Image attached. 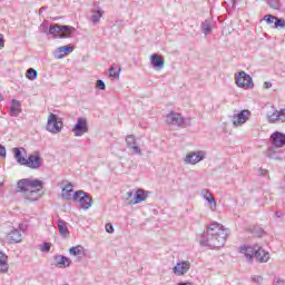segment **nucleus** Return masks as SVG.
Masks as SVG:
<instances>
[{
	"mask_svg": "<svg viewBox=\"0 0 285 285\" xmlns=\"http://www.w3.org/2000/svg\"><path fill=\"white\" fill-rule=\"evenodd\" d=\"M228 230L224 229V225L219 223H212L207 230L200 236V245L209 248H222L226 244Z\"/></svg>",
	"mask_w": 285,
	"mask_h": 285,
	"instance_id": "f257e3e1",
	"label": "nucleus"
},
{
	"mask_svg": "<svg viewBox=\"0 0 285 285\" xmlns=\"http://www.w3.org/2000/svg\"><path fill=\"white\" fill-rule=\"evenodd\" d=\"M41 190H43V183L39 179L24 178L17 183V193H21L28 202L39 200Z\"/></svg>",
	"mask_w": 285,
	"mask_h": 285,
	"instance_id": "f03ea898",
	"label": "nucleus"
},
{
	"mask_svg": "<svg viewBox=\"0 0 285 285\" xmlns=\"http://www.w3.org/2000/svg\"><path fill=\"white\" fill-rule=\"evenodd\" d=\"M239 253L246 257L247 262H253V257H255L261 264H266L271 259V254L257 245L254 247L240 246Z\"/></svg>",
	"mask_w": 285,
	"mask_h": 285,
	"instance_id": "7ed1b4c3",
	"label": "nucleus"
},
{
	"mask_svg": "<svg viewBox=\"0 0 285 285\" xmlns=\"http://www.w3.org/2000/svg\"><path fill=\"white\" fill-rule=\"evenodd\" d=\"M23 153H26L24 148H13V157L20 166H27V168H41V157L39 155H30L28 158L23 157Z\"/></svg>",
	"mask_w": 285,
	"mask_h": 285,
	"instance_id": "20e7f679",
	"label": "nucleus"
},
{
	"mask_svg": "<svg viewBox=\"0 0 285 285\" xmlns=\"http://www.w3.org/2000/svg\"><path fill=\"white\" fill-rule=\"evenodd\" d=\"M75 30L76 29L70 26L51 24L49 27L48 35H52L53 37H59V39H67V37H70V35H72Z\"/></svg>",
	"mask_w": 285,
	"mask_h": 285,
	"instance_id": "39448f33",
	"label": "nucleus"
},
{
	"mask_svg": "<svg viewBox=\"0 0 285 285\" xmlns=\"http://www.w3.org/2000/svg\"><path fill=\"white\" fill-rule=\"evenodd\" d=\"M235 81L238 88H244V90H248V88H253V78L245 71H240L236 73Z\"/></svg>",
	"mask_w": 285,
	"mask_h": 285,
	"instance_id": "423d86ee",
	"label": "nucleus"
},
{
	"mask_svg": "<svg viewBox=\"0 0 285 285\" xmlns=\"http://www.w3.org/2000/svg\"><path fill=\"white\" fill-rule=\"evenodd\" d=\"M61 128H63V122L59 121L57 115L50 114L47 121V130L52 132V135H57L61 132Z\"/></svg>",
	"mask_w": 285,
	"mask_h": 285,
	"instance_id": "0eeeda50",
	"label": "nucleus"
},
{
	"mask_svg": "<svg viewBox=\"0 0 285 285\" xmlns=\"http://www.w3.org/2000/svg\"><path fill=\"white\" fill-rule=\"evenodd\" d=\"M204 159H206V151L197 150L188 153L184 158V163L189 164L190 166H195L199 164V161H204Z\"/></svg>",
	"mask_w": 285,
	"mask_h": 285,
	"instance_id": "6e6552de",
	"label": "nucleus"
},
{
	"mask_svg": "<svg viewBox=\"0 0 285 285\" xmlns=\"http://www.w3.org/2000/svg\"><path fill=\"white\" fill-rule=\"evenodd\" d=\"M166 122L169 126H177L178 128L186 127V119L183 118L181 114L171 111L166 116Z\"/></svg>",
	"mask_w": 285,
	"mask_h": 285,
	"instance_id": "1a4fd4ad",
	"label": "nucleus"
},
{
	"mask_svg": "<svg viewBox=\"0 0 285 285\" xmlns=\"http://www.w3.org/2000/svg\"><path fill=\"white\" fill-rule=\"evenodd\" d=\"M249 118L250 111L245 109L232 117V124L234 128H239V126H244Z\"/></svg>",
	"mask_w": 285,
	"mask_h": 285,
	"instance_id": "9d476101",
	"label": "nucleus"
},
{
	"mask_svg": "<svg viewBox=\"0 0 285 285\" xmlns=\"http://www.w3.org/2000/svg\"><path fill=\"white\" fill-rule=\"evenodd\" d=\"M75 137H83L88 132V120L86 118H78L75 127L71 130Z\"/></svg>",
	"mask_w": 285,
	"mask_h": 285,
	"instance_id": "9b49d317",
	"label": "nucleus"
},
{
	"mask_svg": "<svg viewBox=\"0 0 285 285\" xmlns=\"http://www.w3.org/2000/svg\"><path fill=\"white\" fill-rule=\"evenodd\" d=\"M269 141L272 144V148H284L285 146V134L279 131H275L272 134Z\"/></svg>",
	"mask_w": 285,
	"mask_h": 285,
	"instance_id": "f8f14e48",
	"label": "nucleus"
},
{
	"mask_svg": "<svg viewBox=\"0 0 285 285\" xmlns=\"http://www.w3.org/2000/svg\"><path fill=\"white\" fill-rule=\"evenodd\" d=\"M200 195L203 196V199H205V202H207L209 205L210 210L215 213V210H217V200H215L213 194L208 189H203Z\"/></svg>",
	"mask_w": 285,
	"mask_h": 285,
	"instance_id": "ddd939ff",
	"label": "nucleus"
},
{
	"mask_svg": "<svg viewBox=\"0 0 285 285\" xmlns=\"http://www.w3.org/2000/svg\"><path fill=\"white\" fill-rule=\"evenodd\" d=\"M175 275L181 276L186 275L188 271H190V263L188 261H183L177 263L176 266L173 268Z\"/></svg>",
	"mask_w": 285,
	"mask_h": 285,
	"instance_id": "4468645a",
	"label": "nucleus"
},
{
	"mask_svg": "<svg viewBox=\"0 0 285 285\" xmlns=\"http://www.w3.org/2000/svg\"><path fill=\"white\" fill-rule=\"evenodd\" d=\"M268 122L275 124V121H281L282 124L285 122V109L275 110L273 114H268Z\"/></svg>",
	"mask_w": 285,
	"mask_h": 285,
	"instance_id": "2eb2a0df",
	"label": "nucleus"
},
{
	"mask_svg": "<svg viewBox=\"0 0 285 285\" xmlns=\"http://www.w3.org/2000/svg\"><path fill=\"white\" fill-rule=\"evenodd\" d=\"M53 265L57 268H68L70 266V258L63 255L53 256Z\"/></svg>",
	"mask_w": 285,
	"mask_h": 285,
	"instance_id": "dca6fc26",
	"label": "nucleus"
},
{
	"mask_svg": "<svg viewBox=\"0 0 285 285\" xmlns=\"http://www.w3.org/2000/svg\"><path fill=\"white\" fill-rule=\"evenodd\" d=\"M150 63L155 70H164V56L154 53L150 56Z\"/></svg>",
	"mask_w": 285,
	"mask_h": 285,
	"instance_id": "f3484780",
	"label": "nucleus"
},
{
	"mask_svg": "<svg viewBox=\"0 0 285 285\" xmlns=\"http://www.w3.org/2000/svg\"><path fill=\"white\" fill-rule=\"evenodd\" d=\"M9 110L10 117H19L21 115V101L12 99Z\"/></svg>",
	"mask_w": 285,
	"mask_h": 285,
	"instance_id": "a211bd4d",
	"label": "nucleus"
},
{
	"mask_svg": "<svg viewBox=\"0 0 285 285\" xmlns=\"http://www.w3.org/2000/svg\"><path fill=\"white\" fill-rule=\"evenodd\" d=\"M141 202H146V194H145L144 189H138L134 194V198H131V200H129V204L131 206H137V204H141Z\"/></svg>",
	"mask_w": 285,
	"mask_h": 285,
	"instance_id": "6ab92c4d",
	"label": "nucleus"
},
{
	"mask_svg": "<svg viewBox=\"0 0 285 285\" xmlns=\"http://www.w3.org/2000/svg\"><path fill=\"white\" fill-rule=\"evenodd\" d=\"M7 239L10 244H19V242H21V232H19V229H12L7 235Z\"/></svg>",
	"mask_w": 285,
	"mask_h": 285,
	"instance_id": "aec40b11",
	"label": "nucleus"
},
{
	"mask_svg": "<svg viewBox=\"0 0 285 285\" xmlns=\"http://www.w3.org/2000/svg\"><path fill=\"white\" fill-rule=\"evenodd\" d=\"M58 232H59V235H61V237H63L65 239H66V237H68V235H70V230H68L66 220H63V219L58 220Z\"/></svg>",
	"mask_w": 285,
	"mask_h": 285,
	"instance_id": "412c9836",
	"label": "nucleus"
},
{
	"mask_svg": "<svg viewBox=\"0 0 285 285\" xmlns=\"http://www.w3.org/2000/svg\"><path fill=\"white\" fill-rule=\"evenodd\" d=\"M69 254L73 257H83V255H86V249L81 245L73 246L69 249Z\"/></svg>",
	"mask_w": 285,
	"mask_h": 285,
	"instance_id": "4be33fe9",
	"label": "nucleus"
},
{
	"mask_svg": "<svg viewBox=\"0 0 285 285\" xmlns=\"http://www.w3.org/2000/svg\"><path fill=\"white\" fill-rule=\"evenodd\" d=\"M8 255L0 252V273H8Z\"/></svg>",
	"mask_w": 285,
	"mask_h": 285,
	"instance_id": "5701e85b",
	"label": "nucleus"
},
{
	"mask_svg": "<svg viewBox=\"0 0 285 285\" xmlns=\"http://www.w3.org/2000/svg\"><path fill=\"white\" fill-rule=\"evenodd\" d=\"M91 12L90 21L94 24L99 23V21H101V17H104V10H92Z\"/></svg>",
	"mask_w": 285,
	"mask_h": 285,
	"instance_id": "b1692460",
	"label": "nucleus"
},
{
	"mask_svg": "<svg viewBox=\"0 0 285 285\" xmlns=\"http://www.w3.org/2000/svg\"><path fill=\"white\" fill-rule=\"evenodd\" d=\"M92 206V197L90 195H86L85 198L82 199V203H80V208L83 210H88Z\"/></svg>",
	"mask_w": 285,
	"mask_h": 285,
	"instance_id": "393cba45",
	"label": "nucleus"
},
{
	"mask_svg": "<svg viewBox=\"0 0 285 285\" xmlns=\"http://www.w3.org/2000/svg\"><path fill=\"white\" fill-rule=\"evenodd\" d=\"M202 30L205 37H208V35H210V30H213V24L210 23V20H205L202 23Z\"/></svg>",
	"mask_w": 285,
	"mask_h": 285,
	"instance_id": "a878e982",
	"label": "nucleus"
},
{
	"mask_svg": "<svg viewBox=\"0 0 285 285\" xmlns=\"http://www.w3.org/2000/svg\"><path fill=\"white\" fill-rule=\"evenodd\" d=\"M86 193L85 191H81V190H78L73 194V202H77L79 204V206L81 205V203L83 202V199L86 198Z\"/></svg>",
	"mask_w": 285,
	"mask_h": 285,
	"instance_id": "bb28decb",
	"label": "nucleus"
},
{
	"mask_svg": "<svg viewBox=\"0 0 285 285\" xmlns=\"http://www.w3.org/2000/svg\"><path fill=\"white\" fill-rule=\"evenodd\" d=\"M266 3L272 10H279V8H282V2H279V0H266Z\"/></svg>",
	"mask_w": 285,
	"mask_h": 285,
	"instance_id": "cd10ccee",
	"label": "nucleus"
},
{
	"mask_svg": "<svg viewBox=\"0 0 285 285\" xmlns=\"http://www.w3.org/2000/svg\"><path fill=\"white\" fill-rule=\"evenodd\" d=\"M38 76H39V72H37L36 69L29 68L27 70V79H29L30 81H35V79H37Z\"/></svg>",
	"mask_w": 285,
	"mask_h": 285,
	"instance_id": "c85d7f7f",
	"label": "nucleus"
},
{
	"mask_svg": "<svg viewBox=\"0 0 285 285\" xmlns=\"http://www.w3.org/2000/svg\"><path fill=\"white\" fill-rule=\"evenodd\" d=\"M58 52H60V58L66 57L67 53L72 52V47L70 46H63L58 48Z\"/></svg>",
	"mask_w": 285,
	"mask_h": 285,
	"instance_id": "c756f323",
	"label": "nucleus"
},
{
	"mask_svg": "<svg viewBox=\"0 0 285 285\" xmlns=\"http://www.w3.org/2000/svg\"><path fill=\"white\" fill-rule=\"evenodd\" d=\"M267 157H269V159H275V160L282 159V157H279V154L275 153L274 147H269V149L267 151Z\"/></svg>",
	"mask_w": 285,
	"mask_h": 285,
	"instance_id": "7c9ffc66",
	"label": "nucleus"
},
{
	"mask_svg": "<svg viewBox=\"0 0 285 285\" xmlns=\"http://www.w3.org/2000/svg\"><path fill=\"white\" fill-rule=\"evenodd\" d=\"M274 28H282V29H285V19L284 18H277L275 19V22H274Z\"/></svg>",
	"mask_w": 285,
	"mask_h": 285,
	"instance_id": "2f4dec72",
	"label": "nucleus"
},
{
	"mask_svg": "<svg viewBox=\"0 0 285 285\" xmlns=\"http://www.w3.org/2000/svg\"><path fill=\"white\" fill-rule=\"evenodd\" d=\"M263 19L266 21L267 26H272V23L275 24V19H277V17L273 14H265Z\"/></svg>",
	"mask_w": 285,
	"mask_h": 285,
	"instance_id": "473e14b6",
	"label": "nucleus"
},
{
	"mask_svg": "<svg viewBox=\"0 0 285 285\" xmlns=\"http://www.w3.org/2000/svg\"><path fill=\"white\" fill-rule=\"evenodd\" d=\"M61 188L62 190H67V193H72V184L68 183L67 180L62 181Z\"/></svg>",
	"mask_w": 285,
	"mask_h": 285,
	"instance_id": "72a5a7b5",
	"label": "nucleus"
},
{
	"mask_svg": "<svg viewBox=\"0 0 285 285\" xmlns=\"http://www.w3.org/2000/svg\"><path fill=\"white\" fill-rule=\"evenodd\" d=\"M109 77H112L114 79H119V71L117 70V68L111 67L109 69Z\"/></svg>",
	"mask_w": 285,
	"mask_h": 285,
	"instance_id": "f704fd0d",
	"label": "nucleus"
},
{
	"mask_svg": "<svg viewBox=\"0 0 285 285\" xmlns=\"http://www.w3.org/2000/svg\"><path fill=\"white\" fill-rule=\"evenodd\" d=\"M61 197H62V199L70 200V199H72V191L62 189Z\"/></svg>",
	"mask_w": 285,
	"mask_h": 285,
	"instance_id": "c9c22d12",
	"label": "nucleus"
},
{
	"mask_svg": "<svg viewBox=\"0 0 285 285\" xmlns=\"http://www.w3.org/2000/svg\"><path fill=\"white\" fill-rule=\"evenodd\" d=\"M96 88H98V90H106V82H104V80H97Z\"/></svg>",
	"mask_w": 285,
	"mask_h": 285,
	"instance_id": "e433bc0d",
	"label": "nucleus"
},
{
	"mask_svg": "<svg viewBox=\"0 0 285 285\" xmlns=\"http://www.w3.org/2000/svg\"><path fill=\"white\" fill-rule=\"evenodd\" d=\"M136 141H137V138H135V136L132 135H129L126 137L127 146H130V144H136Z\"/></svg>",
	"mask_w": 285,
	"mask_h": 285,
	"instance_id": "4c0bfd02",
	"label": "nucleus"
},
{
	"mask_svg": "<svg viewBox=\"0 0 285 285\" xmlns=\"http://www.w3.org/2000/svg\"><path fill=\"white\" fill-rule=\"evenodd\" d=\"M50 243H43L42 246L40 247V250L42 253H48L50 250Z\"/></svg>",
	"mask_w": 285,
	"mask_h": 285,
	"instance_id": "58836bf2",
	"label": "nucleus"
},
{
	"mask_svg": "<svg viewBox=\"0 0 285 285\" xmlns=\"http://www.w3.org/2000/svg\"><path fill=\"white\" fill-rule=\"evenodd\" d=\"M105 228H106V232L107 233H115V227H112V224H110V223H107L106 225H105Z\"/></svg>",
	"mask_w": 285,
	"mask_h": 285,
	"instance_id": "ea45409f",
	"label": "nucleus"
},
{
	"mask_svg": "<svg viewBox=\"0 0 285 285\" xmlns=\"http://www.w3.org/2000/svg\"><path fill=\"white\" fill-rule=\"evenodd\" d=\"M262 276H253L252 281L254 282V284L261 285L262 284Z\"/></svg>",
	"mask_w": 285,
	"mask_h": 285,
	"instance_id": "a19ab883",
	"label": "nucleus"
},
{
	"mask_svg": "<svg viewBox=\"0 0 285 285\" xmlns=\"http://www.w3.org/2000/svg\"><path fill=\"white\" fill-rule=\"evenodd\" d=\"M131 150L134 155H141V148H139V145H136Z\"/></svg>",
	"mask_w": 285,
	"mask_h": 285,
	"instance_id": "79ce46f5",
	"label": "nucleus"
},
{
	"mask_svg": "<svg viewBox=\"0 0 285 285\" xmlns=\"http://www.w3.org/2000/svg\"><path fill=\"white\" fill-rule=\"evenodd\" d=\"M126 195L127 197L125 199L126 202H128V204H130V200L132 199V197H135V193L128 191Z\"/></svg>",
	"mask_w": 285,
	"mask_h": 285,
	"instance_id": "37998d69",
	"label": "nucleus"
},
{
	"mask_svg": "<svg viewBox=\"0 0 285 285\" xmlns=\"http://www.w3.org/2000/svg\"><path fill=\"white\" fill-rule=\"evenodd\" d=\"M7 153H6V147L0 145V157H6Z\"/></svg>",
	"mask_w": 285,
	"mask_h": 285,
	"instance_id": "c03bdc74",
	"label": "nucleus"
},
{
	"mask_svg": "<svg viewBox=\"0 0 285 285\" xmlns=\"http://www.w3.org/2000/svg\"><path fill=\"white\" fill-rule=\"evenodd\" d=\"M264 88H266V89L273 88V83L271 81H265L264 82Z\"/></svg>",
	"mask_w": 285,
	"mask_h": 285,
	"instance_id": "a18cd8bd",
	"label": "nucleus"
},
{
	"mask_svg": "<svg viewBox=\"0 0 285 285\" xmlns=\"http://www.w3.org/2000/svg\"><path fill=\"white\" fill-rule=\"evenodd\" d=\"M3 35L2 33H0V50H2V48H3Z\"/></svg>",
	"mask_w": 285,
	"mask_h": 285,
	"instance_id": "49530a36",
	"label": "nucleus"
},
{
	"mask_svg": "<svg viewBox=\"0 0 285 285\" xmlns=\"http://www.w3.org/2000/svg\"><path fill=\"white\" fill-rule=\"evenodd\" d=\"M275 285H285V282L283 279L277 278L275 281Z\"/></svg>",
	"mask_w": 285,
	"mask_h": 285,
	"instance_id": "de8ad7c7",
	"label": "nucleus"
},
{
	"mask_svg": "<svg viewBox=\"0 0 285 285\" xmlns=\"http://www.w3.org/2000/svg\"><path fill=\"white\" fill-rule=\"evenodd\" d=\"M283 216H284V214L282 212H279V210L276 212V217L281 218Z\"/></svg>",
	"mask_w": 285,
	"mask_h": 285,
	"instance_id": "09e8293b",
	"label": "nucleus"
},
{
	"mask_svg": "<svg viewBox=\"0 0 285 285\" xmlns=\"http://www.w3.org/2000/svg\"><path fill=\"white\" fill-rule=\"evenodd\" d=\"M137 146V140H136V144H130V145H128V147H129V149L131 150L134 147H136Z\"/></svg>",
	"mask_w": 285,
	"mask_h": 285,
	"instance_id": "8fccbe9b",
	"label": "nucleus"
},
{
	"mask_svg": "<svg viewBox=\"0 0 285 285\" xmlns=\"http://www.w3.org/2000/svg\"><path fill=\"white\" fill-rule=\"evenodd\" d=\"M45 10H48V8L42 7V8H40L39 12L41 13V12H43Z\"/></svg>",
	"mask_w": 285,
	"mask_h": 285,
	"instance_id": "3c124183",
	"label": "nucleus"
},
{
	"mask_svg": "<svg viewBox=\"0 0 285 285\" xmlns=\"http://www.w3.org/2000/svg\"><path fill=\"white\" fill-rule=\"evenodd\" d=\"M178 285H193V283H180Z\"/></svg>",
	"mask_w": 285,
	"mask_h": 285,
	"instance_id": "603ef678",
	"label": "nucleus"
},
{
	"mask_svg": "<svg viewBox=\"0 0 285 285\" xmlns=\"http://www.w3.org/2000/svg\"><path fill=\"white\" fill-rule=\"evenodd\" d=\"M232 1V3H235L237 0H230Z\"/></svg>",
	"mask_w": 285,
	"mask_h": 285,
	"instance_id": "864d4df0",
	"label": "nucleus"
},
{
	"mask_svg": "<svg viewBox=\"0 0 285 285\" xmlns=\"http://www.w3.org/2000/svg\"><path fill=\"white\" fill-rule=\"evenodd\" d=\"M263 175H266V170L263 173Z\"/></svg>",
	"mask_w": 285,
	"mask_h": 285,
	"instance_id": "5fc2aeb1",
	"label": "nucleus"
},
{
	"mask_svg": "<svg viewBox=\"0 0 285 285\" xmlns=\"http://www.w3.org/2000/svg\"><path fill=\"white\" fill-rule=\"evenodd\" d=\"M0 186H3V183H0Z\"/></svg>",
	"mask_w": 285,
	"mask_h": 285,
	"instance_id": "6e6d98bb",
	"label": "nucleus"
},
{
	"mask_svg": "<svg viewBox=\"0 0 285 285\" xmlns=\"http://www.w3.org/2000/svg\"><path fill=\"white\" fill-rule=\"evenodd\" d=\"M0 99H1V96H0Z\"/></svg>",
	"mask_w": 285,
	"mask_h": 285,
	"instance_id": "4d7b16f0",
	"label": "nucleus"
}]
</instances>
